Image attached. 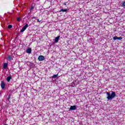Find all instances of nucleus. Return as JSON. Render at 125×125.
<instances>
[{"label":"nucleus","instance_id":"nucleus-1","mask_svg":"<svg viewBox=\"0 0 125 125\" xmlns=\"http://www.w3.org/2000/svg\"><path fill=\"white\" fill-rule=\"evenodd\" d=\"M106 95L107 99H108V100H112V99H114V98H115V97L116 96V92L114 91H111V94H110L109 92H107Z\"/></svg>","mask_w":125,"mask_h":125},{"label":"nucleus","instance_id":"nucleus-2","mask_svg":"<svg viewBox=\"0 0 125 125\" xmlns=\"http://www.w3.org/2000/svg\"><path fill=\"white\" fill-rule=\"evenodd\" d=\"M28 27H29V25H28V24L26 23L24 27H23L21 30V33H23V32H24Z\"/></svg>","mask_w":125,"mask_h":125},{"label":"nucleus","instance_id":"nucleus-3","mask_svg":"<svg viewBox=\"0 0 125 125\" xmlns=\"http://www.w3.org/2000/svg\"><path fill=\"white\" fill-rule=\"evenodd\" d=\"M44 59H45L44 56H43L42 55L39 56L38 57V60L39 61H43V60H44Z\"/></svg>","mask_w":125,"mask_h":125},{"label":"nucleus","instance_id":"nucleus-4","mask_svg":"<svg viewBox=\"0 0 125 125\" xmlns=\"http://www.w3.org/2000/svg\"><path fill=\"white\" fill-rule=\"evenodd\" d=\"M113 40L114 41H116V40H119V41H121L123 40V37H118L117 36H115L113 37Z\"/></svg>","mask_w":125,"mask_h":125},{"label":"nucleus","instance_id":"nucleus-5","mask_svg":"<svg viewBox=\"0 0 125 125\" xmlns=\"http://www.w3.org/2000/svg\"><path fill=\"white\" fill-rule=\"evenodd\" d=\"M0 85L2 89H3L4 87H5V84L4 83V82L3 81L1 82Z\"/></svg>","mask_w":125,"mask_h":125},{"label":"nucleus","instance_id":"nucleus-6","mask_svg":"<svg viewBox=\"0 0 125 125\" xmlns=\"http://www.w3.org/2000/svg\"><path fill=\"white\" fill-rule=\"evenodd\" d=\"M59 39H60V36H59L55 38V43H57L59 42Z\"/></svg>","mask_w":125,"mask_h":125},{"label":"nucleus","instance_id":"nucleus-7","mask_svg":"<svg viewBox=\"0 0 125 125\" xmlns=\"http://www.w3.org/2000/svg\"><path fill=\"white\" fill-rule=\"evenodd\" d=\"M27 53H28V54H31L32 53V49L31 48H28L26 50Z\"/></svg>","mask_w":125,"mask_h":125},{"label":"nucleus","instance_id":"nucleus-8","mask_svg":"<svg viewBox=\"0 0 125 125\" xmlns=\"http://www.w3.org/2000/svg\"><path fill=\"white\" fill-rule=\"evenodd\" d=\"M7 60L8 61H11V60H13V58H12V56H8L7 58Z\"/></svg>","mask_w":125,"mask_h":125},{"label":"nucleus","instance_id":"nucleus-9","mask_svg":"<svg viewBox=\"0 0 125 125\" xmlns=\"http://www.w3.org/2000/svg\"><path fill=\"white\" fill-rule=\"evenodd\" d=\"M77 109V107L76 105L71 106L69 110H76Z\"/></svg>","mask_w":125,"mask_h":125},{"label":"nucleus","instance_id":"nucleus-10","mask_svg":"<svg viewBox=\"0 0 125 125\" xmlns=\"http://www.w3.org/2000/svg\"><path fill=\"white\" fill-rule=\"evenodd\" d=\"M11 79H12V77H11V76L7 77V82H8V83H9V82H10V80H11Z\"/></svg>","mask_w":125,"mask_h":125},{"label":"nucleus","instance_id":"nucleus-11","mask_svg":"<svg viewBox=\"0 0 125 125\" xmlns=\"http://www.w3.org/2000/svg\"><path fill=\"white\" fill-rule=\"evenodd\" d=\"M67 11H68V9H61L60 10V12H67Z\"/></svg>","mask_w":125,"mask_h":125},{"label":"nucleus","instance_id":"nucleus-12","mask_svg":"<svg viewBox=\"0 0 125 125\" xmlns=\"http://www.w3.org/2000/svg\"><path fill=\"white\" fill-rule=\"evenodd\" d=\"M34 8H35V7L33 6H31V8H30V12H32V11H34Z\"/></svg>","mask_w":125,"mask_h":125},{"label":"nucleus","instance_id":"nucleus-13","mask_svg":"<svg viewBox=\"0 0 125 125\" xmlns=\"http://www.w3.org/2000/svg\"><path fill=\"white\" fill-rule=\"evenodd\" d=\"M7 63H4V64H3V68H4V69H6V68H7Z\"/></svg>","mask_w":125,"mask_h":125},{"label":"nucleus","instance_id":"nucleus-14","mask_svg":"<svg viewBox=\"0 0 125 125\" xmlns=\"http://www.w3.org/2000/svg\"><path fill=\"white\" fill-rule=\"evenodd\" d=\"M21 20H22V19H21V18L19 17L17 19V21H21Z\"/></svg>","mask_w":125,"mask_h":125},{"label":"nucleus","instance_id":"nucleus-15","mask_svg":"<svg viewBox=\"0 0 125 125\" xmlns=\"http://www.w3.org/2000/svg\"><path fill=\"white\" fill-rule=\"evenodd\" d=\"M57 76H58V74L54 75L52 76V78H53L54 79H55V78H57Z\"/></svg>","mask_w":125,"mask_h":125},{"label":"nucleus","instance_id":"nucleus-16","mask_svg":"<svg viewBox=\"0 0 125 125\" xmlns=\"http://www.w3.org/2000/svg\"><path fill=\"white\" fill-rule=\"evenodd\" d=\"M8 28L9 29H11L12 28V25H9L8 26Z\"/></svg>","mask_w":125,"mask_h":125},{"label":"nucleus","instance_id":"nucleus-17","mask_svg":"<svg viewBox=\"0 0 125 125\" xmlns=\"http://www.w3.org/2000/svg\"><path fill=\"white\" fill-rule=\"evenodd\" d=\"M122 6H125V1L123 2Z\"/></svg>","mask_w":125,"mask_h":125},{"label":"nucleus","instance_id":"nucleus-18","mask_svg":"<svg viewBox=\"0 0 125 125\" xmlns=\"http://www.w3.org/2000/svg\"><path fill=\"white\" fill-rule=\"evenodd\" d=\"M64 5H66V3H63Z\"/></svg>","mask_w":125,"mask_h":125},{"label":"nucleus","instance_id":"nucleus-19","mask_svg":"<svg viewBox=\"0 0 125 125\" xmlns=\"http://www.w3.org/2000/svg\"><path fill=\"white\" fill-rule=\"evenodd\" d=\"M0 96H1V93H0Z\"/></svg>","mask_w":125,"mask_h":125},{"label":"nucleus","instance_id":"nucleus-20","mask_svg":"<svg viewBox=\"0 0 125 125\" xmlns=\"http://www.w3.org/2000/svg\"><path fill=\"white\" fill-rule=\"evenodd\" d=\"M38 22H40V21H39V20H38Z\"/></svg>","mask_w":125,"mask_h":125}]
</instances>
